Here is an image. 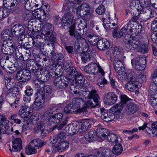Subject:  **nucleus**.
I'll return each mask as SVG.
<instances>
[{
	"instance_id": "9d476101",
	"label": "nucleus",
	"mask_w": 157,
	"mask_h": 157,
	"mask_svg": "<svg viewBox=\"0 0 157 157\" xmlns=\"http://www.w3.org/2000/svg\"><path fill=\"white\" fill-rule=\"evenodd\" d=\"M64 13V17L66 20H63L62 25L65 29L71 28L73 21V16L72 15L71 11L63 10Z\"/></svg>"
},
{
	"instance_id": "4c0bfd02",
	"label": "nucleus",
	"mask_w": 157,
	"mask_h": 157,
	"mask_svg": "<svg viewBox=\"0 0 157 157\" xmlns=\"http://www.w3.org/2000/svg\"><path fill=\"white\" fill-rule=\"evenodd\" d=\"M9 121L6 118L0 124V127L3 133H6L7 130L10 129Z\"/></svg>"
},
{
	"instance_id": "7ed1b4c3",
	"label": "nucleus",
	"mask_w": 157,
	"mask_h": 157,
	"mask_svg": "<svg viewBox=\"0 0 157 157\" xmlns=\"http://www.w3.org/2000/svg\"><path fill=\"white\" fill-rule=\"evenodd\" d=\"M76 13L78 16L83 17L84 20L83 24L84 27L83 30H87V21H89L90 17V6L86 3H83L80 6L76 8Z\"/></svg>"
},
{
	"instance_id": "a18cd8bd",
	"label": "nucleus",
	"mask_w": 157,
	"mask_h": 157,
	"mask_svg": "<svg viewBox=\"0 0 157 157\" xmlns=\"http://www.w3.org/2000/svg\"><path fill=\"white\" fill-rule=\"evenodd\" d=\"M95 133V130L90 131L85 135V138L86 141L92 142L94 140Z\"/></svg>"
},
{
	"instance_id": "680f3d73",
	"label": "nucleus",
	"mask_w": 157,
	"mask_h": 157,
	"mask_svg": "<svg viewBox=\"0 0 157 157\" xmlns=\"http://www.w3.org/2000/svg\"><path fill=\"white\" fill-rule=\"evenodd\" d=\"M105 11V7L103 5H100L96 10V12L98 14L102 15Z\"/></svg>"
},
{
	"instance_id": "f3484780",
	"label": "nucleus",
	"mask_w": 157,
	"mask_h": 157,
	"mask_svg": "<svg viewBox=\"0 0 157 157\" xmlns=\"http://www.w3.org/2000/svg\"><path fill=\"white\" fill-rule=\"evenodd\" d=\"M78 107L77 105L73 103H69L67 105L63 108V112L65 114H70L74 113H76L78 112Z\"/></svg>"
},
{
	"instance_id": "c9c22d12",
	"label": "nucleus",
	"mask_w": 157,
	"mask_h": 157,
	"mask_svg": "<svg viewBox=\"0 0 157 157\" xmlns=\"http://www.w3.org/2000/svg\"><path fill=\"white\" fill-rule=\"evenodd\" d=\"M83 98H84V97L83 96ZM94 97L92 98H89V99H92L93 100L94 102L95 103V104L94 105V103L92 102V101L91 100L89 99L84 104V106L83 107V108H86V109L87 110V108H90V107H95L96 106L98 105V100L99 99V97L98 96V98L97 99V101H96L94 99Z\"/></svg>"
},
{
	"instance_id": "e433bc0d",
	"label": "nucleus",
	"mask_w": 157,
	"mask_h": 157,
	"mask_svg": "<svg viewBox=\"0 0 157 157\" xmlns=\"http://www.w3.org/2000/svg\"><path fill=\"white\" fill-rule=\"evenodd\" d=\"M108 140L111 144L114 145L115 144L118 143V137L116 135L113 133L109 132L107 136Z\"/></svg>"
},
{
	"instance_id": "bf43d9fd",
	"label": "nucleus",
	"mask_w": 157,
	"mask_h": 157,
	"mask_svg": "<svg viewBox=\"0 0 157 157\" xmlns=\"http://www.w3.org/2000/svg\"><path fill=\"white\" fill-rule=\"evenodd\" d=\"M81 123V130L84 132L89 129L91 127V124L88 121H84Z\"/></svg>"
},
{
	"instance_id": "cd10ccee",
	"label": "nucleus",
	"mask_w": 157,
	"mask_h": 157,
	"mask_svg": "<svg viewBox=\"0 0 157 157\" xmlns=\"http://www.w3.org/2000/svg\"><path fill=\"white\" fill-rule=\"evenodd\" d=\"M133 80L128 81L126 84L125 88L127 90L132 91L138 87V82L137 80H135L134 78Z\"/></svg>"
},
{
	"instance_id": "09e8293b",
	"label": "nucleus",
	"mask_w": 157,
	"mask_h": 157,
	"mask_svg": "<svg viewBox=\"0 0 157 157\" xmlns=\"http://www.w3.org/2000/svg\"><path fill=\"white\" fill-rule=\"evenodd\" d=\"M1 51L2 52L5 54L13 53L14 52V50L11 49L10 48L4 44L3 43L1 47Z\"/></svg>"
},
{
	"instance_id": "a211bd4d",
	"label": "nucleus",
	"mask_w": 157,
	"mask_h": 157,
	"mask_svg": "<svg viewBox=\"0 0 157 157\" xmlns=\"http://www.w3.org/2000/svg\"><path fill=\"white\" fill-rule=\"evenodd\" d=\"M11 33L14 37L21 36L24 34L25 29L23 26L17 24L12 28Z\"/></svg>"
},
{
	"instance_id": "9b49d317",
	"label": "nucleus",
	"mask_w": 157,
	"mask_h": 157,
	"mask_svg": "<svg viewBox=\"0 0 157 157\" xmlns=\"http://www.w3.org/2000/svg\"><path fill=\"white\" fill-rule=\"evenodd\" d=\"M85 71L88 73H93V74H95L98 71L102 75L104 74L103 69L99 65L93 62L86 66L85 67Z\"/></svg>"
},
{
	"instance_id": "0e129e2a",
	"label": "nucleus",
	"mask_w": 157,
	"mask_h": 157,
	"mask_svg": "<svg viewBox=\"0 0 157 157\" xmlns=\"http://www.w3.org/2000/svg\"><path fill=\"white\" fill-rule=\"evenodd\" d=\"M104 154L101 155L100 156L101 157H111L113 153L112 151L109 148H104ZM101 154L100 155H101Z\"/></svg>"
},
{
	"instance_id": "5fc2aeb1",
	"label": "nucleus",
	"mask_w": 157,
	"mask_h": 157,
	"mask_svg": "<svg viewBox=\"0 0 157 157\" xmlns=\"http://www.w3.org/2000/svg\"><path fill=\"white\" fill-rule=\"evenodd\" d=\"M76 40L79 42V44H81L82 45V47H83V48H85L87 50H88V45L87 41L84 38L81 37V36H80V37H79Z\"/></svg>"
},
{
	"instance_id": "f03ea898",
	"label": "nucleus",
	"mask_w": 157,
	"mask_h": 157,
	"mask_svg": "<svg viewBox=\"0 0 157 157\" xmlns=\"http://www.w3.org/2000/svg\"><path fill=\"white\" fill-rule=\"evenodd\" d=\"M122 49L118 48H114L113 57L111 59V61L113 63L114 68L115 70L117 72V75L118 78L122 81L127 78L126 73L122 70L124 69L122 60L121 55Z\"/></svg>"
},
{
	"instance_id": "338daca9",
	"label": "nucleus",
	"mask_w": 157,
	"mask_h": 157,
	"mask_svg": "<svg viewBox=\"0 0 157 157\" xmlns=\"http://www.w3.org/2000/svg\"><path fill=\"white\" fill-rule=\"evenodd\" d=\"M54 23L56 25L60 24L62 23L63 20L62 18L59 16V15H56L54 18Z\"/></svg>"
},
{
	"instance_id": "20e7f679",
	"label": "nucleus",
	"mask_w": 157,
	"mask_h": 157,
	"mask_svg": "<svg viewBox=\"0 0 157 157\" xmlns=\"http://www.w3.org/2000/svg\"><path fill=\"white\" fill-rule=\"evenodd\" d=\"M101 118L106 122L111 121L113 119L119 120L123 118L124 115L121 112L114 113L112 111L106 110L105 109H100Z\"/></svg>"
},
{
	"instance_id": "6e6552de",
	"label": "nucleus",
	"mask_w": 157,
	"mask_h": 157,
	"mask_svg": "<svg viewBox=\"0 0 157 157\" xmlns=\"http://www.w3.org/2000/svg\"><path fill=\"white\" fill-rule=\"evenodd\" d=\"M67 79L63 76H59L53 80L54 85L57 88L62 89L66 88L68 85Z\"/></svg>"
},
{
	"instance_id": "8fccbe9b",
	"label": "nucleus",
	"mask_w": 157,
	"mask_h": 157,
	"mask_svg": "<svg viewBox=\"0 0 157 157\" xmlns=\"http://www.w3.org/2000/svg\"><path fill=\"white\" fill-rule=\"evenodd\" d=\"M127 76V79L128 81L133 80L134 78L135 80H137V77L135 73L133 71L131 70L128 71L127 72L126 74Z\"/></svg>"
},
{
	"instance_id": "6e6d98bb",
	"label": "nucleus",
	"mask_w": 157,
	"mask_h": 157,
	"mask_svg": "<svg viewBox=\"0 0 157 157\" xmlns=\"http://www.w3.org/2000/svg\"><path fill=\"white\" fill-rule=\"evenodd\" d=\"M4 44L6 45L11 49H13L14 51L15 47V44L13 41L10 39H7L4 41Z\"/></svg>"
},
{
	"instance_id": "774afa93",
	"label": "nucleus",
	"mask_w": 157,
	"mask_h": 157,
	"mask_svg": "<svg viewBox=\"0 0 157 157\" xmlns=\"http://www.w3.org/2000/svg\"><path fill=\"white\" fill-rule=\"evenodd\" d=\"M29 10H25L22 12V17L24 20H29L30 18L31 15Z\"/></svg>"
},
{
	"instance_id": "ea45409f",
	"label": "nucleus",
	"mask_w": 157,
	"mask_h": 157,
	"mask_svg": "<svg viewBox=\"0 0 157 157\" xmlns=\"http://www.w3.org/2000/svg\"><path fill=\"white\" fill-rule=\"evenodd\" d=\"M123 151V147L120 144H115L112 150V152L113 154L118 155H120Z\"/></svg>"
},
{
	"instance_id": "7c9ffc66",
	"label": "nucleus",
	"mask_w": 157,
	"mask_h": 157,
	"mask_svg": "<svg viewBox=\"0 0 157 157\" xmlns=\"http://www.w3.org/2000/svg\"><path fill=\"white\" fill-rule=\"evenodd\" d=\"M69 2L64 6L63 10L72 11L73 9L76 8V0H67Z\"/></svg>"
},
{
	"instance_id": "2f4dec72",
	"label": "nucleus",
	"mask_w": 157,
	"mask_h": 157,
	"mask_svg": "<svg viewBox=\"0 0 157 157\" xmlns=\"http://www.w3.org/2000/svg\"><path fill=\"white\" fill-rule=\"evenodd\" d=\"M43 88L42 91L45 94V98L46 97V98L48 100H50L52 96V87L49 85H46L43 86Z\"/></svg>"
},
{
	"instance_id": "393cba45",
	"label": "nucleus",
	"mask_w": 157,
	"mask_h": 157,
	"mask_svg": "<svg viewBox=\"0 0 157 157\" xmlns=\"http://www.w3.org/2000/svg\"><path fill=\"white\" fill-rule=\"evenodd\" d=\"M45 38H42L45 40H47L49 43H48V45H51L54 49L56 46L58 45V43L56 41V38L55 36L52 32L51 33L46 35Z\"/></svg>"
},
{
	"instance_id": "c03bdc74",
	"label": "nucleus",
	"mask_w": 157,
	"mask_h": 157,
	"mask_svg": "<svg viewBox=\"0 0 157 157\" xmlns=\"http://www.w3.org/2000/svg\"><path fill=\"white\" fill-rule=\"evenodd\" d=\"M9 14V10L5 8H0V21L2 20Z\"/></svg>"
},
{
	"instance_id": "f257e3e1",
	"label": "nucleus",
	"mask_w": 157,
	"mask_h": 157,
	"mask_svg": "<svg viewBox=\"0 0 157 157\" xmlns=\"http://www.w3.org/2000/svg\"><path fill=\"white\" fill-rule=\"evenodd\" d=\"M74 80L77 86H75L74 85L71 84L70 86L71 90L74 94H79L80 95L82 94L85 98L94 97L95 101H97L98 95L97 94L96 90L93 89L91 85H89L88 86L83 85L85 78L82 74L79 73L75 79H74Z\"/></svg>"
},
{
	"instance_id": "412c9836",
	"label": "nucleus",
	"mask_w": 157,
	"mask_h": 157,
	"mask_svg": "<svg viewBox=\"0 0 157 157\" xmlns=\"http://www.w3.org/2000/svg\"><path fill=\"white\" fill-rule=\"evenodd\" d=\"M53 30V26L49 23H46L40 30V33L42 34V37L45 38L46 35L52 33Z\"/></svg>"
},
{
	"instance_id": "1a4fd4ad",
	"label": "nucleus",
	"mask_w": 157,
	"mask_h": 157,
	"mask_svg": "<svg viewBox=\"0 0 157 157\" xmlns=\"http://www.w3.org/2000/svg\"><path fill=\"white\" fill-rule=\"evenodd\" d=\"M132 59L131 63L132 65L135 69L138 71H142L144 70L146 66V57H142L138 58L135 61Z\"/></svg>"
},
{
	"instance_id": "de8ad7c7",
	"label": "nucleus",
	"mask_w": 157,
	"mask_h": 157,
	"mask_svg": "<svg viewBox=\"0 0 157 157\" xmlns=\"http://www.w3.org/2000/svg\"><path fill=\"white\" fill-rule=\"evenodd\" d=\"M68 121V117H67L65 118L64 121H62L61 124L58 125H54L53 128H51V130L52 131L55 129L57 128V130H61L63 127L66 124Z\"/></svg>"
},
{
	"instance_id": "052dcab7",
	"label": "nucleus",
	"mask_w": 157,
	"mask_h": 157,
	"mask_svg": "<svg viewBox=\"0 0 157 157\" xmlns=\"http://www.w3.org/2000/svg\"><path fill=\"white\" fill-rule=\"evenodd\" d=\"M132 22L131 21H129L123 27L124 29H126L128 33L130 32L132 33V29L134 27V24H133Z\"/></svg>"
},
{
	"instance_id": "b1692460",
	"label": "nucleus",
	"mask_w": 157,
	"mask_h": 157,
	"mask_svg": "<svg viewBox=\"0 0 157 157\" xmlns=\"http://www.w3.org/2000/svg\"><path fill=\"white\" fill-rule=\"evenodd\" d=\"M138 43H136V46H135L133 49L131 50H136L137 52H140L142 53H145L147 52L148 50V46L146 44H141V43L139 39L137 41Z\"/></svg>"
},
{
	"instance_id": "603ef678",
	"label": "nucleus",
	"mask_w": 157,
	"mask_h": 157,
	"mask_svg": "<svg viewBox=\"0 0 157 157\" xmlns=\"http://www.w3.org/2000/svg\"><path fill=\"white\" fill-rule=\"evenodd\" d=\"M10 30L8 29H6L3 30L1 34L2 39L4 41L7 39H10Z\"/></svg>"
},
{
	"instance_id": "13d9d810",
	"label": "nucleus",
	"mask_w": 157,
	"mask_h": 157,
	"mask_svg": "<svg viewBox=\"0 0 157 157\" xmlns=\"http://www.w3.org/2000/svg\"><path fill=\"white\" fill-rule=\"evenodd\" d=\"M31 122L34 125L39 123L40 121V117L39 115H33L30 117Z\"/></svg>"
},
{
	"instance_id": "ddd939ff",
	"label": "nucleus",
	"mask_w": 157,
	"mask_h": 157,
	"mask_svg": "<svg viewBox=\"0 0 157 157\" xmlns=\"http://www.w3.org/2000/svg\"><path fill=\"white\" fill-rule=\"evenodd\" d=\"M144 3L143 2H140L139 1V3L137 5L136 10H137L139 12V13H138V14H144L146 13L150 17H154V12L146 8L145 7L146 6L145 1H144Z\"/></svg>"
},
{
	"instance_id": "aec40b11",
	"label": "nucleus",
	"mask_w": 157,
	"mask_h": 157,
	"mask_svg": "<svg viewBox=\"0 0 157 157\" xmlns=\"http://www.w3.org/2000/svg\"><path fill=\"white\" fill-rule=\"evenodd\" d=\"M64 67L66 69L67 76H68L69 79L74 81V79H75L76 76L78 75L79 73L77 72L75 68L74 67H71L68 65L67 67L65 66V67L64 66Z\"/></svg>"
},
{
	"instance_id": "39448f33",
	"label": "nucleus",
	"mask_w": 157,
	"mask_h": 157,
	"mask_svg": "<svg viewBox=\"0 0 157 157\" xmlns=\"http://www.w3.org/2000/svg\"><path fill=\"white\" fill-rule=\"evenodd\" d=\"M41 140L39 139H36L32 140L29 144L27 146L25 153L27 155L35 154L37 151L36 149L39 147H41L45 144L46 143H41Z\"/></svg>"
},
{
	"instance_id": "c85d7f7f",
	"label": "nucleus",
	"mask_w": 157,
	"mask_h": 157,
	"mask_svg": "<svg viewBox=\"0 0 157 157\" xmlns=\"http://www.w3.org/2000/svg\"><path fill=\"white\" fill-rule=\"evenodd\" d=\"M3 3L5 8L8 10L13 9L17 4V0H3Z\"/></svg>"
},
{
	"instance_id": "a19ab883",
	"label": "nucleus",
	"mask_w": 157,
	"mask_h": 157,
	"mask_svg": "<svg viewBox=\"0 0 157 157\" xmlns=\"http://www.w3.org/2000/svg\"><path fill=\"white\" fill-rule=\"evenodd\" d=\"M138 3H139V1L137 0L136 1H132L130 4V8L128 10V13H131L132 15H134L135 14L134 11L136 10L137 5Z\"/></svg>"
},
{
	"instance_id": "6ab92c4d",
	"label": "nucleus",
	"mask_w": 157,
	"mask_h": 157,
	"mask_svg": "<svg viewBox=\"0 0 157 157\" xmlns=\"http://www.w3.org/2000/svg\"><path fill=\"white\" fill-rule=\"evenodd\" d=\"M31 73L27 72L25 70L23 71H18L16 75L17 79L21 82H25L29 80L31 78Z\"/></svg>"
},
{
	"instance_id": "c756f323",
	"label": "nucleus",
	"mask_w": 157,
	"mask_h": 157,
	"mask_svg": "<svg viewBox=\"0 0 157 157\" xmlns=\"http://www.w3.org/2000/svg\"><path fill=\"white\" fill-rule=\"evenodd\" d=\"M82 30L80 29L75 31V26L74 24H73L69 30V35L71 36H74L77 40L79 37H80V36H81L82 34L80 33L78 30L81 31Z\"/></svg>"
},
{
	"instance_id": "864d4df0",
	"label": "nucleus",
	"mask_w": 157,
	"mask_h": 157,
	"mask_svg": "<svg viewBox=\"0 0 157 157\" xmlns=\"http://www.w3.org/2000/svg\"><path fill=\"white\" fill-rule=\"evenodd\" d=\"M43 128H45L44 123L43 121H40L39 123L37 124L33 129V131L35 133H38L41 129H43Z\"/></svg>"
},
{
	"instance_id": "423d86ee",
	"label": "nucleus",
	"mask_w": 157,
	"mask_h": 157,
	"mask_svg": "<svg viewBox=\"0 0 157 157\" xmlns=\"http://www.w3.org/2000/svg\"><path fill=\"white\" fill-rule=\"evenodd\" d=\"M26 66L29 71L33 75H34L37 72L40 71V69L43 68L36 61L33 59H30L27 62Z\"/></svg>"
},
{
	"instance_id": "4d7b16f0",
	"label": "nucleus",
	"mask_w": 157,
	"mask_h": 157,
	"mask_svg": "<svg viewBox=\"0 0 157 157\" xmlns=\"http://www.w3.org/2000/svg\"><path fill=\"white\" fill-rule=\"evenodd\" d=\"M40 30L36 31H35L34 29H33L32 30L30 31V35L31 36L34 38L36 37L37 39H40L43 38V37H42V36L41 33H40Z\"/></svg>"
},
{
	"instance_id": "4468645a",
	"label": "nucleus",
	"mask_w": 157,
	"mask_h": 157,
	"mask_svg": "<svg viewBox=\"0 0 157 157\" xmlns=\"http://www.w3.org/2000/svg\"><path fill=\"white\" fill-rule=\"evenodd\" d=\"M117 100V95L113 92H109L105 94L103 101L105 104L112 105L115 103Z\"/></svg>"
},
{
	"instance_id": "5701e85b",
	"label": "nucleus",
	"mask_w": 157,
	"mask_h": 157,
	"mask_svg": "<svg viewBox=\"0 0 157 157\" xmlns=\"http://www.w3.org/2000/svg\"><path fill=\"white\" fill-rule=\"evenodd\" d=\"M79 126L73 123L65 127V130L69 135L72 136L77 133L79 131Z\"/></svg>"
},
{
	"instance_id": "58836bf2",
	"label": "nucleus",
	"mask_w": 157,
	"mask_h": 157,
	"mask_svg": "<svg viewBox=\"0 0 157 157\" xmlns=\"http://www.w3.org/2000/svg\"><path fill=\"white\" fill-rule=\"evenodd\" d=\"M63 116V115L62 113H56L52 117L50 120L53 123L58 124L62 121Z\"/></svg>"
},
{
	"instance_id": "37998d69",
	"label": "nucleus",
	"mask_w": 157,
	"mask_h": 157,
	"mask_svg": "<svg viewBox=\"0 0 157 157\" xmlns=\"http://www.w3.org/2000/svg\"><path fill=\"white\" fill-rule=\"evenodd\" d=\"M142 26V25L139 23H136L134 25V27L133 28L131 34L132 35H138L140 33Z\"/></svg>"
},
{
	"instance_id": "f704fd0d",
	"label": "nucleus",
	"mask_w": 157,
	"mask_h": 157,
	"mask_svg": "<svg viewBox=\"0 0 157 157\" xmlns=\"http://www.w3.org/2000/svg\"><path fill=\"white\" fill-rule=\"evenodd\" d=\"M126 113L128 114H132L134 113L137 110V107L136 105L132 103H129L126 106Z\"/></svg>"
},
{
	"instance_id": "2eb2a0df",
	"label": "nucleus",
	"mask_w": 157,
	"mask_h": 157,
	"mask_svg": "<svg viewBox=\"0 0 157 157\" xmlns=\"http://www.w3.org/2000/svg\"><path fill=\"white\" fill-rule=\"evenodd\" d=\"M40 69V70L36 73L34 76L36 78L39 79L41 81L43 84L49 79V75L48 71L44 68Z\"/></svg>"
},
{
	"instance_id": "f8f14e48",
	"label": "nucleus",
	"mask_w": 157,
	"mask_h": 157,
	"mask_svg": "<svg viewBox=\"0 0 157 157\" xmlns=\"http://www.w3.org/2000/svg\"><path fill=\"white\" fill-rule=\"evenodd\" d=\"M36 96L34 102L35 105L36 109H39L41 108L42 105L43 104L45 100V94L43 91L38 89L36 93Z\"/></svg>"
},
{
	"instance_id": "bb28decb",
	"label": "nucleus",
	"mask_w": 157,
	"mask_h": 157,
	"mask_svg": "<svg viewBox=\"0 0 157 157\" xmlns=\"http://www.w3.org/2000/svg\"><path fill=\"white\" fill-rule=\"evenodd\" d=\"M95 132L97 136L102 139L106 138L109 133L108 130L101 127L98 128Z\"/></svg>"
},
{
	"instance_id": "79ce46f5",
	"label": "nucleus",
	"mask_w": 157,
	"mask_h": 157,
	"mask_svg": "<svg viewBox=\"0 0 157 157\" xmlns=\"http://www.w3.org/2000/svg\"><path fill=\"white\" fill-rule=\"evenodd\" d=\"M98 37L96 35H90L88 38L89 43L94 46L97 45L99 42Z\"/></svg>"
},
{
	"instance_id": "3c124183",
	"label": "nucleus",
	"mask_w": 157,
	"mask_h": 157,
	"mask_svg": "<svg viewBox=\"0 0 157 157\" xmlns=\"http://www.w3.org/2000/svg\"><path fill=\"white\" fill-rule=\"evenodd\" d=\"M42 0H31L30 3L31 9L33 10H35L36 9L38 8L39 5L40 6Z\"/></svg>"
},
{
	"instance_id": "473e14b6",
	"label": "nucleus",
	"mask_w": 157,
	"mask_h": 157,
	"mask_svg": "<svg viewBox=\"0 0 157 157\" xmlns=\"http://www.w3.org/2000/svg\"><path fill=\"white\" fill-rule=\"evenodd\" d=\"M82 102H83V100L82 99L80 98H77L75 100L74 102H73L72 103L74 105H75L78 106V112L79 113H83V114L84 115H86V114L87 113L88 111L86 109V108H80V106L79 105L81 104Z\"/></svg>"
},
{
	"instance_id": "69168bd1",
	"label": "nucleus",
	"mask_w": 157,
	"mask_h": 157,
	"mask_svg": "<svg viewBox=\"0 0 157 157\" xmlns=\"http://www.w3.org/2000/svg\"><path fill=\"white\" fill-rule=\"evenodd\" d=\"M151 78L154 84L157 85V70L156 69L151 73Z\"/></svg>"
},
{
	"instance_id": "4be33fe9",
	"label": "nucleus",
	"mask_w": 157,
	"mask_h": 157,
	"mask_svg": "<svg viewBox=\"0 0 157 157\" xmlns=\"http://www.w3.org/2000/svg\"><path fill=\"white\" fill-rule=\"evenodd\" d=\"M13 143L12 149L10 148V150L11 151L14 152L20 151L22 149L21 140L20 138H17L13 139L12 141Z\"/></svg>"
},
{
	"instance_id": "72a5a7b5",
	"label": "nucleus",
	"mask_w": 157,
	"mask_h": 157,
	"mask_svg": "<svg viewBox=\"0 0 157 157\" xmlns=\"http://www.w3.org/2000/svg\"><path fill=\"white\" fill-rule=\"evenodd\" d=\"M82 61L84 63L89 61L93 58L92 53L87 51L82 52L80 54Z\"/></svg>"
},
{
	"instance_id": "a878e982",
	"label": "nucleus",
	"mask_w": 157,
	"mask_h": 157,
	"mask_svg": "<svg viewBox=\"0 0 157 157\" xmlns=\"http://www.w3.org/2000/svg\"><path fill=\"white\" fill-rule=\"evenodd\" d=\"M109 47V41L105 39L99 40L97 45V47L98 49L103 51L107 49Z\"/></svg>"
},
{
	"instance_id": "dca6fc26",
	"label": "nucleus",
	"mask_w": 157,
	"mask_h": 157,
	"mask_svg": "<svg viewBox=\"0 0 157 157\" xmlns=\"http://www.w3.org/2000/svg\"><path fill=\"white\" fill-rule=\"evenodd\" d=\"M30 109L28 106L21 105L18 112L19 116L25 120H28L30 117Z\"/></svg>"
},
{
	"instance_id": "49530a36",
	"label": "nucleus",
	"mask_w": 157,
	"mask_h": 157,
	"mask_svg": "<svg viewBox=\"0 0 157 157\" xmlns=\"http://www.w3.org/2000/svg\"><path fill=\"white\" fill-rule=\"evenodd\" d=\"M68 142L67 141L60 142L57 146V150L60 152L63 151L68 147Z\"/></svg>"
},
{
	"instance_id": "0eeeda50",
	"label": "nucleus",
	"mask_w": 157,
	"mask_h": 157,
	"mask_svg": "<svg viewBox=\"0 0 157 157\" xmlns=\"http://www.w3.org/2000/svg\"><path fill=\"white\" fill-rule=\"evenodd\" d=\"M139 39L138 37L137 36L132 38L130 34L128 33L126 34L123 40L126 48L129 50L133 49L135 46H136V43H138L137 41Z\"/></svg>"
},
{
	"instance_id": "e2e57ef3",
	"label": "nucleus",
	"mask_w": 157,
	"mask_h": 157,
	"mask_svg": "<svg viewBox=\"0 0 157 157\" xmlns=\"http://www.w3.org/2000/svg\"><path fill=\"white\" fill-rule=\"evenodd\" d=\"M146 128V131L151 136V132L153 131L150 128L147 127V123H144L143 126L139 127L138 129L139 130H144Z\"/></svg>"
}]
</instances>
